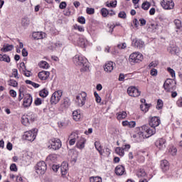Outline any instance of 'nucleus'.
I'll return each instance as SVG.
<instances>
[{
    "label": "nucleus",
    "instance_id": "nucleus-1",
    "mask_svg": "<svg viewBox=\"0 0 182 182\" xmlns=\"http://www.w3.org/2000/svg\"><path fill=\"white\" fill-rule=\"evenodd\" d=\"M73 62L74 65L81 68L80 72H89L90 66L89 65V63L86 58L76 55L73 58Z\"/></svg>",
    "mask_w": 182,
    "mask_h": 182
},
{
    "label": "nucleus",
    "instance_id": "nucleus-2",
    "mask_svg": "<svg viewBox=\"0 0 182 182\" xmlns=\"http://www.w3.org/2000/svg\"><path fill=\"white\" fill-rule=\"evenodd\" d=\"M139 134H141L142 137L144 139H147L153 136V134H156V129L149 128L147 125H143L142 127L139 128Z\"/></svg>",
    "mask_w": 182,
    "mask_h": 182
},
{
    "label": "nucleus",
    "instance_id": "nucleus-3",
    "mask_svg": "<svg viewBox=\"0 0 182 182\" xmlns=\"http://www.w3.org/2000/svg\"><path fill=\"white\" fill-rule=\"evenodd\" d=\"M87 97V93L81 92L75 96V102L78 107H83L86 105V98Z\"/></svg>",
    "mask_w": 182,
    "mask_h": 182
},
{
    "label": "nucleus",
    "instance_id": "nucleus-4",
    "mask_svg": "<svg viewBox=\"0 0 182 182\" xmlns=\"http://www.w3.org/2000/svg\"><path fill=\"white\" fill-rule=\"evenodd\" d=\"M143 59V54L139 52H134L129 55L128 60L130 65H136V63H140Z\"/></svg>",
    "mask_w": 182,
    "mask_h": 182
},
{
    "label": "nucleus",
    "instance_id": "nucleus-5",
    "mask_svg": "<svg viewBox=\"0 0 182 182\" xmlns=\"http://www.w3.org/2000/svg\"><path fill=\"white\" fill-rule=\"evenodd\" d=\"M63 95V92L62 90H58L54 92L50 97V105H58L59 102H60V99H62V95Z\"/></svg>",
    "mask_w": 182,
    "mask_h": 182
},
{
    "label": "nucleus",
    "instance_id": "nucleus-6",
    "mask_svg": "<svg viewBox=\"0 0 182 182\" xmlns=\"http://www.w3.org/2000/svg\"><path fill=\"white\" fill-rule=\"evenodd\" d=\"M36 132L38 129H34L33 131H27L23 134V139L28 140V141H33L36 139Z\"/></svg>",
    "mask_w": 182,
    "mask_h": 182
},
{
    "label": "nucleus",
    "instance_id": "nucleus-7",
    "mask_svg": "<svg viewBox=\"0 0 182 182\" xmlns=\"http://www.w3.org/2000/svg\"><path fill=\"white\" fill-rule=\"evenodd\" d=\"M81 137L82 136H79V132L77 131L72 132L68 138L70 146L75 145V143H76V141L77 142V140Z\"/></svg>",
    "mask_w": 182,
    "mask_h": 182
},
{
    "label": "nucleus",
    "instance_id": "nucleus-8",
    "mask_svg": "<svg viewBox=\"0 0 182 182\" xmlns=\"http://www.w3.org/2000/svg\"><path fill=\"white\" fill-rule=\"evenodd\" d=\"M46 168V164L43 161L38 162L36 166V171L37 174H45Z\"/></svg>",
    "mask_w": 182,
    "mask_h": 182
},
{
    "label": "nucleus",
    "instance_id": "nucleus-9",
    "mask_svg": "<svg viewBox=\"0 0 182 182\" xmlns=\"http://www.w3.org/2000/svg\"><path fill=\"white\" fill-rule=\"evenodd\" d=\"M50 149L53 150H59L62 147V142L60 139L53 138L50 140Z\"/></svg>",
    "mask_w": 182,
    "mask_h": 182
},
{
    "label": "nucleus",
    "instance_id": "nucleus-10",
    "mask_svg": "<svg viewBox=\"0 0 182 182\" xmlns=\"http://www.w3.org/2000/svg\"><path fill=\"white\" fill-rule=\"evenodd\" d=\"M161 5L164 9L170 10L174 9V1L173 0H161Z\"/></svg>",
    "mask_w": 182,
    "mask_h": 182
},
{
    "label": "nucleus",
    "instance_id": "nucleus-11",
    "mask_svg": "<svg viewBox=\"0 0 182 182\" xmlns=\"http://www.w3.org/2000/svg\"><path fill=\"white\" fill-rule=\"evenodd\" d=\"M127 93L132 97H139L141 92L136 87L131 86L128 87Z\"/></svg>",
    "mask_w": 182,
    "mask_h": 182
},
{
    "label": "nucleus",
    "instance_id": "nucleus-12",
    "mask_svg": "<svg viewBox=\"0 0 182 182\" xmlns=\"http://www.w3.org/2000/svg\"><path fill=\"white\" fill-rule=\"evenodd\" d=\"M161 121L158 117H153L150 119L149 124L151 129H156L158 126H160Z\"/></svg>",
    "mask_w": 182,
    "mask_h": 182
},
{
    "label": "nucleus",
    "instance_id": "nucleus-13",
    "mask_svg": "<svg viewBox=\"0 0 182 182\" xmlns=\"http://www.w3.org/2000/svg\"><path fill=\"white\" fill-rule=\"evenodd\" d=\"M114 66H116V63L112 61H108L104 65V70L106 73H112L114 69Z\"/></svg>",
    "mask_w": 182,
    "mask_h": 182
},
{
    "label": "nucleus",
    "instance_id": "nucleus-14",
    "mask_svg": "<svg viewBox=\"0 0 182 182\" xmlns=\"http://www.w3.org/2000/svg\"><path fill=\"white\" fill-rule=\"evenodd\" d=\"M166 143H167L166 139L160 138L156 140L155 146H156L157 149L159 150H164L166 149Z\"/></svg>",
    "mask_w": 182,
    "mask_h": 182
},
{
    "label": "nucleus",
    "instance_id": "nucleus-15",
    "mask_svg": "<svg viewBox=\"0 0 182 182\" xmlns=\"http://www.w3.org/2000/svg\"><path fill=\"white\" fill-rule=\"evenodd\" d=\"M31 105H32V96L26 94L23 99V107H29Z\"/></svg>",
    "mask_w": 182,
    "mask_h": 182
},
{
    "label": "nucleus",
    "instance_id": "nucleus-16",
    "mask_svg": "<svg viewBox=\"0 0 182 182\" xmlns=\"http://www.w3.org/2000/svg\"><path fill=\"white\" fill-rule=\"evenodd\" d=\"M69 106H70V100H69V98H65L61 104V108H58V110L59 112H65Z\"/></svg>",
    "mask_w": 182,
    "mask_h": 182
},
{
    "label": "nucleus",
    "instance_id": "nucleus-17",
    "mask_svg": "<svg viewBox=\"0 0 182 182\" xmlns=\"http://www.w3.org/2000/svg\"><path fill=\"white\" fill-rule=\"evenodd\" d=\"M50 75V73L45 70L41 71L38 74V76L40 80H47V79L49 78Z\"/></svg>",
    "mask_w": 182,
    "mask_h": 182
},
{
    "label": "nucleus",
    "instance_id": "nucleus-18",
    "mask_svg": "<svg viewBox=\"0 0 182 182\" xmlns=\"http://www.w3.org/2000/svg\"><path fill=\"white\" fill-rule=\"evenodd\" d=\"M85 144H86V139L81 136L79 138V140L77 141L76 148L79 149L80 150H83Z\"/></svg>",
    "mask_w": 182,
    "mask_h": 182
},
{
    "label": "nucleus",
    "instance_id": "nucleus-19",
    "mask_svg": "<svg viewBox=\"0 0 182 182\" xmlns=\"http://www.w3.org/2000/svg\"><path fill=\"white\" fill-rule=\"evenodd\" d=\"M60 170L62 177H65V176L68 174V170H69V166L68 165V163L63 162L60 166Z\"/></svg>",
    "mask_w": 182,
    "mask_h": 182
},
{
    "label": "nucleus",
    "instance_id": "nucleus-20",
    "mask_svg": "<svg viewBox=\"0 0 182 182\" xmlns=\"http://www.w3.org/2000/svg\"><path fill=\"white\" fill-rule=\"evenodd\" d=\"M45 36H46L45 33H42L39 31L33 32L32 33V38L37 41L39 39H43Z\"/></svg>",
    "mask_w": 182,
    "mask_h": 182
},
{
    "label": "nucleus",
    "instance_id": "nucleus-21",
    "mask_svg": "<svg viewBox=\"0 0 182 182\" xmlns=\"http://www.w3.org/2000/svg\"><path fill=\"white\" fill-rule=\"evenodd\" d=\"M124 173H126L124 166H123L122 165H118L115 168V173L117 174V176H123V174H124Z\"/></svg>",
    "mask_w": 182,
    "mask_h": 182
},
{
    "label": "nucleus",
    "instance_id": "nucleus-22",
    "mask_svg": "<svg viewBox=\"0 0 182 182\" xmlns=\"http://www.w3.org/2000/svg\"><path fill=\"white\" fill-rule=\"evenodd\" d=\"M73 119L75 122H80V119H82V114L80 110L77 109L73 112Z\"/></svg>",
    "mask_w": 182,
    "mask_h": 182
},
{
    "label": "nucleus",
    "instance_id": "nucleus-23",
    "mask_svg": "<svg viewBox=\"0 0 182 182\" xmlns=\"http://www.w3.org/2000/svg\"><path fill=\"white\" fill-rule=\"evenodd\" d=\"M164 87L166 92H171L173 90V84L170 80L165 81L164 84Z\"/></svg>",
    "mask_w": 182,
    "mask_h": 182
},
{
    "label": "nucleus",
    "instance_id": "nucleus-24",
    "mask_svg": "<svg viewBox=\"0 0 182 182\" xmlns=\"http://www.w3.org/2000/svg\"><path fill=\"white\" fill-rule=\"evenodd\" d=\"M122 126L124 127H129V129H133L136 127V122L134 121H124L122 122Z\"/></svg>",
    "mask_w": 182,
    "mask_h": 182
},
{
    "label": "nucleus",
    "instance_id": "nucleus-25",
    "mask_svg": "<svg viewBox=\"0 0 182 182\" xmlns=\"http://www.w3.org/2000/svg\"><path fill=\"white\" fill-rule=\"evenodd\" d=\"M133 45L135 48H138L139 49H141L143 46H144V42L141 40L135 39L133 41Z\"/></svg>",
    "mask_w": 182,
    "mask_h": 182
},
{
    "label": "nucleus",
    "instance_id": "nucleus-26",
    "mask_svg": "<svg viewBox=\"0 0 182 182\" xmlns=\"http://www.w3.org/2000/svg\"><path fill=\"white\" fill-rule=\"evenodd\" d=\"M29 119H31V116L29 115H23L21 117V123L23 126H29Z\"/></svg>",
    "mask_w": 182,
    "mask_h": 182
},
{
    "label": "nucleus",
    "instance_id": "nucleus-27",
    "mask_svg": "<svg viewBox=\"0 0 182 182\" xmlns=\"http://www.w3.org/2000/svg\"><path fill=\"white\" fill-rule=\"evenodd\" d=\"M14 49V45L4 44L3 48H1V52H11Z\"/></svg>",
    "mask_w": 182,
    "mask_h": 182
},
{
    "label": "nucleus",
    "instance_id": "nucleus-28",
    "mask_svg": "<svg viewBox=\"0 0 182 182\" xmlns=\"http://www.w3.org/2000/svg\"><path fill=\"white\" fill-rule=\"evenodd\" d=\"M161 168L163 171H167L168 168H170V166L168 165V161L167 160H164L161 162Z\"/></svg>",
    "mask_w": 182,
    "mask_h": 182
},
{
    "label": "nucleus",
    "instance_id": "nucleus-29",
    "mask_svg": "<svg viewBox=\"0 0 182 182\" xmlns=\"http://www.w3.org/2000/svg\"><path fill=\"white\" fill-rule=\"evenodd\" d=\"M126 117H127V112L124 111H121L117 113V120H123L124 119H126Z\"/></svg>",
    "mask_w": 182,
    "mask_h": 182
},
{
    "label": "nucleus",
    "instance_id": "nucleus-30",
    "mask_svg": "<svg viewBox=\"0 0 182 182\" xmlns=\"http://www.w3.org/2000/svg\"><path fill=\"white\" fill-rule=\"evenodd\" d=\"M56 154H50L47 159L46 161L48 162L49 164H52V163H55L56 161Z\"/></svg>",
    "mask_w": 182,
    "mask_h": 182
},
{
    "label": "nucleus",
    "instance_id": "nucleus-31",
    "mask_svg": "<svg viewBox=\"0 0 182 182\" xmlns=\"http://www.w3.org/2000/svg\"><path fill=\"white\" fill-rule=\"evenodd\" d=\"M0 62H6L7 63H9V62H11V58L6 54H0Z\"/></svg>",
    "mask_w": 182,
    "mask_h": 182
},
{
    "label": "nucleus",
    "instance_id": "nucleus-32",
    "mask_svg": "<svg viewBox=\"0 0 182 182\" xmlns=\"http://www.w3.org/2000/svg\"><path fill=\"white\" fill-rule=\"evenodd\" d=\"M136 176L139 177V178H143V177H146L147 174L146 173L144 169H139L136 172Z\"/></svg>",
    "mask_w": 182,
    "mask_h": 182
},
{
    "label": "nucleus",
    "instance_id": "nucleus-33",
    "mask_svg": "<svg viewBox=\"0 0 182 182\" xmlns=\"http://www.w3.org/2000/svg\"><path fill=\"white\" fill-rule=\"evenodd\" d=\"M39 68L41 69H49V63L48 62L42 60L38 63Z\"/></svg>",
    "mask_w": 182,
    "mask_h": 182
},
{
    "label": "nucleus",
    "instance_id": "nucleus-34",
    "mask_svg": "<svg viewBox=\"0 0 182 182\" xmlns=\"http://www.w3.org/2000/svg\"><path fill=\"white\" fill-rule=\"evenodd\" d=\"M115 153H117V154H118L119 156H121V157H123V156H124V149L121 147H117L115 149Z\"/></svg>",
    "mask_w": 182,
    "mask_h": 182
},
{
    "label": "nucleus",
    "instance_id": "nucleus-35",
    "mask_svg": "<svg viewBox=\"0 0 182 182\" xmlns=\"http://www.w3.org/2000/svg\"><path fill=\"white\" fill-rule=\"evenodd\" d=\"M169 50L172 55H177L180 52V49L177 46L171 47Z\"/></svg>",
    "mask_w": 182,
    "mask_h": 182
},
{
    "label": "nucleus",
    "instance_id": "nucleus-36",
    "mask_svg": "<svg viewBox=\"0 0 182 182\" xmlns=\"http://www.w3.org/2000/svg\"><path fill=\"white\" fill-rule=\"evenodd\" d=\"M150 6H151V4L149 1H144L141 5V8L144 11H149Z\"/></svg>",
    "mask_w": 182,
    "mask_h": 182
},
{
    "label": "nucleus",
    "instance_id": "nucleus-37",
    "mask_svg": "<svg viewBox=\"0 0 182 182\" xmlns=\"http://www.w3.org/2000/svg\"><path fill=\"white\" fill-rule=\"evenodd\" d=\"M106 6H107V8H116V6H117V1H111L109 3L106 4Z\"/></svg>",
    "mask_w": 182,
    "mask_h": 182
},
{
    "label": "nucleus",
    "instance_id": "nucleus-38",
    "mask_svg": "<svg viewBox=\"0 0 182 182\" xmlns=\"http://www.w3.org/2000/svg\"><path fill=\"white\" fill-rule=\"evenodd\" d=\"M150 108V105L148 104H141L140 106V109L142 112H144V113H146V112H149V109Z\"/></svg>",
    "mask_w": 182,
    "mask_h": 182
},
{
    "label": "nucleus",
    "instance_id": "nucleus-39",
    "mask_svg": "<svg viewBox=\"0 0 182 182\" xmlns=\"http://www.w3.org/2000/svg\"><path fill=\"white\" fill-rule=\"evenodd\" d=\"M39 95H40L41 97H46L48 96V95H49V91H48V90L44 88L39 92Z\"/></svg>",
    "mask_w": 182,
    "mask_h": 182
},
{
    "label": "nucleus",
    "instance_id": "nucleus-40",
    "mask_svg": "<svg viewBox=\"0 0 182 182\" xmlns=\"http://www.w3.org/2000/svg\"><path fill=\"white\" fill-rule=\"evenodd\" d=\"M89 180L90 182H102V178L100 176H91Z\"/></svg>",
    "mask_w": 182,
    "mask_h": 182
},
{
    "label": "nucleus",
    "instance_id": "nucleus-41",
    "mask_svg": "<svg viewBox=\"0 0 182 182\" xmlns=\"http://www.w3.org/2000/svg\"><path fill=\"white\" fill-rule=\"evenodd\" d=\"M95 146L96 150H97V151H99L100 154L102 156L103 154V151H102V146H100V143L95 141Z\"/></svg>",
    "mask_w": 182,
    "mask_h": 182
},
{
    "label": "nucleus",
    "instance_id": "nucleus-42",
    "mask_svg": "<svg viewBox=\"0 0 182 182\" xmlns=\"http://www.w3.org/2000/svg\"><path fill=\"white\" fill-rule=\"evenodd\" d=\"M12 75L15 79H19L21 77V75L18 73V69L16 68L12 70Z\"/></svg>",
    "mask_w": 182,
    "mask_h": 182
},
{
    "label": "nucleus",
    "instance_id": "nucleus-43",
    "mask_svg": "<svg viewBox=\"0 0 182 182\" xmlns=\"http://www.w3.org/2000/svg\"><path fill=\"white\" fill-rule=\"evenodd\" d=\"M9 85L12 86L13 87H18V82L15 80H10L9 82Z\"/></svg>",
    "mask_w": 182,
    "mask_h": 182
},
{
    "label": "nucleus",
    "instance_id": "nucleus-44",
    "mask_svg": "<svg viewBox=\"0 0 182 182\" xmlns=\"http://www.w3.org/2000/svg\"><path fill=\"white\" fill-rule=\"evenodd\" d=\"M169 153L171 156H176L177 154V148L172 146L169 149Z\"/></svg>",
    "mask_w": 182,
    "mask_h": 182
},
{
    "label": "nucleus",
    "instance_id": "nucleus-45",
    "mask_svg": "<svg viewBox=\"0 0 182 182\" xmlns=\"http://www.w3.org/2000/svg\"><path fill=\"white\" fill-rule=\"evenodd\" d=\"M101 14L104 18H106L109 15V10L107 9L103 8L101 9Z\"/></svg>",
    "mask_w": 182,
    "mask_h": 182
},
{
    "label": "nucleus",
    "instance_id": "nucleus-46",
    "mask_svg": "<svg viewBox=\"0 0 182 182\" xmlns=\"http://www.w3.org/2000/svg\"><path fill=\"white\" fill-rule=\"evenodd\" d=\"M163 100H157V105H156V109L158 110H160L161 109H163Z\"/></svg>",
    "mask_w": 182,
    "mask_h": 182
},
{
    "label": "nucleus",
    "instance_id": "nucleus-47",
    "mask_svg": "<svg viewBox=\"0 0 182 182\" xmlns=\"http://www.w3.org/2000/svg\"><path fill=\"white\" fill-rule=\"evenodd\" d=\"M94 96L95 97V101L97 103H100L102 102V97H100V95L97 92H94Z\"/></svg>",
    "mask_w": 182,
    "mask_h": 182
},
{
    "label": "nucleus",
    "instance_id": "nucleus-48",
    "mask_svg": "<svg viewBox=\"0 0 182 182\" xmlns=\"http://www.w3.org/2000/svg\"><path fill=\"white\" fill-rule=\"evenodd\" d=\"M174 23H175L177 29H181V27H182L181 21H180L178 19H176V20H174Z\"/></svg>",
    "mask_w": 182,
    "mask_h": 182
},
{
    "label": "nucleus",
    "instance_id": "nucleus-49",
    "mask_svg": "<svg viewBox=\"0 0 182 182\" xmlns=\"http://www.w3.org/2000/svg\"><path fill=\"white\" fill-rule=\"evenodd\" d=\"M18 69L20 72H25V70H26V66L25 65V63H21Z\"/></svg>",
    "mask_w": 182,
    "mask_h": 182
},
{
    "label": "nucleus",
    "instance_id": "nucleus-50",
    "mask_svg": "<svg viewBox=\"0 0 182 182\" xmlns=\"http://www.w3.org/2000/svg\"><path fill=\"white\" fill-rule=\"evenodd\" d=\"M167 70L168 73H170L171 77H176V71H174V70H173L171 68H168Z\"/></svg>",
    "mask_w": 182,
    "mask_h": 182
},
{
    "label": "nucleus",
    "instance_id": "nucleus-51",
    "mask_svg": "<svg viewBox=\"0 0 182 182\" xmlns=\"http://www.w3.org/2000/svg\"><path fill=\"white\" fill-rule=\"evenodd\" d=\"M158 65H159V61H152L149 65V67L151 68H157Z\"/></svg>",
    "mask_w": 182,
    "mask_h": 182
},
{
    "label": "nucleus",
    "instance_id": "nucleus-52",
    "mask_svg": "<svg viewBox=\"0 0 182 182\" xmlns=\"http://www.w3.org/2000/svg\"><path fill=\"white\" fill-rule=\"evenodd\" d=\"M119 18H121L122 19H126L127 15L126 14V12L124 11H120L118 14Z\"/></svg>",
    "mask_w": 182,
    "mask_h": 182
},
{
    "label": "nucleus",
    "instance_id": "nucleus-53",
    "mask_svg": "<svg viewBox=\"0 0 182 182\" xmlns=\"http://www.w3.org/2000/svg\"><path fill=\"white\" fill-rule=\"evenodd\" d=\"M86 12L88 15H93L95 14V9L93 8H87Z\"/></svg>",
    "mask_w": 182,
    "mask_h": 182
},
{
    "label": "nucleus",
    "instance_id": "nucleus-54",
    "mask_svg": "<svg viewBox=\"0 0 182 182\" xmlns=\"http://www.w3.org/2000/svg\"><path fill=\"white\" fill-rule=\"evenodd\" d=\"M77 21L79 23H81L82 25H84V23H86V19L83 16H80L77 18Z\"/></svg>",
    "mask_w": 182,
    "mask_h": 182
},
{
    "label": "nucleus",
    "instance_id": "nucleus-55",
    "mask_svg": "<svg viewBox=\"0 0 182 182\" xmlns=\"http://www.w3.org/2000/svg\"><path fill=\"white\" fill-rule=\"evenodd\" d=\"M127 47V46L126 43H123L117 45L118 49H126Z\"/></svg>",
    "mask_w": 182,
    "mask_h": 182
},
{
    "label": "nucleus",
    "instance_id": "nucleus-56",
    "mask_svg": "<svg viewBox=\"0 0 182 182\" xmlns=\"http://www.w3.org/2000/svg\"><path fill=\"white\" fill-rule=\"evenodd\" d=\"M10 170H11V171H18V168L16 167V164H12L10 166Z\"/></svg>",
    "mask_w": 182,
    "mask_h": 182
},
{
    "label": "nucleus",
    "instance_id": "nucleus-57",
    "mask_svg": "<svg viewBox=\"0 0 182 182\" xmlns=\"http://www.w3.org/2000/svg\"><path fill=\"white\" fill-rule=\"evenodd\" d=\"M75 29H77V31H79V32H83L85 31V28H83V26H78V25L75 26Z\"/></svg>",
    "mask_w": 182,
    "mask_h": 182
},
{
    "label": "nucleus",
    "instance_id": "nucleus-58",
    "mask_svg": "<svg viewBox=\"0 0 182 182\" xmlns=\"http://www.w3.org/2000/svg\"><path fill=\"white\" fill-rule=\"evenodd\" d=\"M23 75H26L27 77H31V76L32 75V73H31V71L29 70H25L23 72Z\"/></svg>",
    "mask_w": 182,
    "mask_h": 182
},
{
    "label": "nucleus",
    "instance_id": "nucleus-59",
    "mask_svg": "<svg viewBox=\"0 0 182 182\" xmlns=\"http://www.w3.org/2000/svg\"><path fill=\"white\" fill-rule=\"evenodd\" d=\"M150 74L151 76H157V70L155 68L151 69Z\"/></svg>",
    "mask_w": 182,
    "mask_h": 182
},
{
    "label": "nucleus",
    "instance_id": "nucleus-60",
    "mask_svg": "<svg viewBox=\"0 0 182 182\" xmlns=\"http://www.w3.org/2000/svg\"><path fill=\"white\" fill-rule=\"evenodd\" d=\"M66 6H67V4H66V2H65V1L61 2L59 5L60 9H65V8H66Z\"/></svg>",
    "mask_w": 182,
    "mask_h": 182
},
{
    "label": "nucleus",
    "instance_id": "nucleus-61",
    "mask_svg": "<svg viewBox=\"0 0 182 182\" xmlns=\"http://www.w3.org/2000/svg\"><path fill=\"white\" fill-rule=\"evenodd\" d=\"M9 95H10V96H11V97H16V91H15L14 90H11L9 91Z\"/></svg>",
    "mask_w": 182,
    "mask_h": 182
},
{
    "label": "nucleus",
    "instance_id": "nucleus-62",
    "mask_svg": "<svg viewBox=\"0 0 182 182\" xmlns=\"http://www.w3.org/2000/svg\"><path fill=\"white\" fill-rule=\"evenodd\" d=\"M34 103H35L36 106H39V105H42V100H41V98H37L35 100Z\"/></svg>",
    "mask_w": 182,
    "mask_h": 182
},
{
    "label": "nucleus",
    "instance_id": "nucleus-63",
    "mask_svg": "<svg viewBox=\"0 0 182 182\" xmlns=\"http://www.w3.org/2000/svg\"><path fill=\"white\" fill-rule=\"evenodd\" d=\"M112 55H119V50H117V48L114 47L112 50Z\"/></svg>",
    "mask_w": 182,
    "mask_h": 182
},
{
    "label": "nucleus",
    "instance_id": "nucleus-64",
    "mask_svg": "<svg viewBox=\"0 0 182 182\" xmlns=\"http://www.w3.org/2000/svg\"><path fill=\"white\" fill-rule=\"evenodd\" d=\"M59 165H53L52 166V168L53 170V171H55L56 173V171H58V170H59Z\"/></svg>",
    "mask_w": 182,
    "mask_h": 182
}]
</instances>
